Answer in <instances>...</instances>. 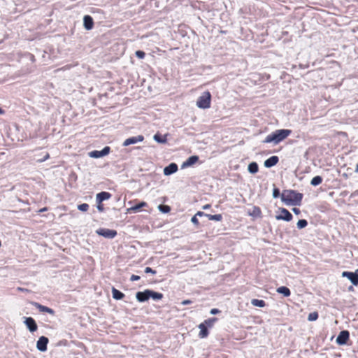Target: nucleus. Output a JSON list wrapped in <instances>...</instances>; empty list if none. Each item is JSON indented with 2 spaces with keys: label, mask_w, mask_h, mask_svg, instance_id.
<instances>
[{
  "label": "nucleus",
  "mask_w": 358,
  "mask_h": 358,
  "mask_svg": "<svg viewBox=\"0 0 358 358\" xmlns=\"http://www.w3.org/2000/svg\"><path fill=\"white\" fill-rule=\"evenodd\" d=\"M150 289H147L143 292H137L136 294V300L138 302L143 303L150 299Z\"/></svg>",
  "instance_id": "11"
},
{
  "label": "nucleus",
  "mask_w": 358,
  "mask_h": 358,
  "mask_svg": "<svg viewBox=\"0 0 358 358\" xmlns=\"http://www.w3.org/2000/svg\"><path fill=\"white\" fill-rule=\"evenodd\" d=\"M292 211L295 215H299L301 213V210L298 208H293Z\"/></svg>",
  "instance_id": "44"
},
{
  "label": "nucleus",
  "mask_w": 358,
  "mask_h": 358,
  "mask_svg": "<svg viewBox=\"0 0 358 358\" xmlns=\"http://www.w3.org/2000/svg\"><path fill=\"white\" fill-rule=\"evenodd\" d=\"M211 94L208 91H206L198 98L196 106L201 109H207L210 107Z\"/></svg>",
  "instance_id": "3"
},
{
  "label": "nucleus",
  "mask_w": 358,
  "mask_h": 358,
  "mask_svg": "<svg viewBox=\"0 0 358 358\" xmlns=\"http://www.w3.org/2000/svg\"><path fill=\"white\" fill-rule=\"evenodd\" d=\"M277 292L279 294H282L284 296H289L291 295V291L290 289L285 286H281L277 288Z\"/></svg>",
  "instance_id": "24"
},
{
  "label": "nucleus",
  "mask_w": 358,
  "mask_h": 358,
  "mask_svg": "<svg viewBox=\"0 0 358 358\" xmlns=\"http://www.w3.org/2000/svg\"><path fill=\"white\" fill-rule=\"evenodd\" d=\"M48 210V208L46 207L43 208H41V210H39V212L41 213V212H45Z\"/></svg>",
  "instance_id": "48"
},
{
  "label": "nucleus",
  "mask_w": 358,
  "mask_h": 358,
  "mask_svg": "<svg viewBox=\"0 0 358 358\" xmlns=\"http://www.w3.org/2000/svg\"><path fill=\"white\" fill-rule=\"evenodd\" d=\"M5 113V111L1 108H0V115H2Z\"/></svg>",
  "instance_id": "50"
},
{
  "label": "nucleus",
  "mask_w": 358,
  "mask_h": 358,
  "mask_svg": "<svg viewBox=\"0 0 358 358\" xmlns=\"http://www.w3.org/2000/svg\"><path fill=\"white\" fill-rule=\"evenodd\" d=\"M192 303H193L192 301H191L189 299H186V300H183L181 302V304L183 306H186V305L192 304Z\"/></svg>",
  "instance_id": "42"
},
{
  "label": "nucleus",
  "mask_w": 358,
  "mask_h": 358,
  "mask_svg": "<svg viewBox=\"0 0 358 358\" xmlns=\"http://www.w3.org/2000/svg\"><path fill=\"white\" fill-rule=\"evenodd\" d=\"M279 162L278 156L273 155L264 161V165L266 168H271L275 166Z\"/></svg>",
  "instance_id": "15"
},
{
  "label": "nucleus",
  "mask_w": 358,
  "mask_h": 358,
  "mask_svg": "<svg viewBox=\"0 0 358 358\" xmlns=\"http://www.w3.org/2000/svg\"><path fill=\"white\" fill-rule=\"evenodd\" d=\"M250 216L259 217L262 215V211L259 207L254 206L251 210L248 212Z\"/></svg>",
  "instance_id": "25"
},
{
  "label": "nucleus",
  "mask_w": 358,
  "mask_h": 358,
  "mask_svg": "<svg viewBox=\"0 0 358 358\" xmlns=\"http://www.w3.org/2000/svg\"><path fill=\"white\" fill-rule=\"evenodd\" d=\"M110 148L109 146H105L101 150H92L89 152V156L92 158H101L106 156L110 153Z\"/></svg>",
  "instance_id": "5"
},
{
  "label": "nucleus",
  "mask_w": 358,
  "mask_h": 358,
  "mask_svg": "<svg viewBox=\"0 0 358 358\" xmlns=\"http://www.w3.org/2000/svg\"><path fill=\"white\" fill-rule=\"evenodd\" d=\"M96 208H97V210L99 211V212H103L104 210V207H103V205L102 204V203H96Z\"/></svg>",
  "instance_id": "39"
},
{
  "label": "nucleus",
  "mask_w": 358,
  "mask_h": 358,
  "mask_svg": "<svg viewBox=\"0 0 358 358\" xmlns=\"http://www.w3.org/2000/svg\"><path fill=\"white\" fill-rule=\"evenodd\" d=\"M144 140L143 135H138L136 136H131L127 138L122 143L123 146H129L130 145L136 144L139 142H142Z\"/></svg>",
  "instance_id": "12"
},
{
  "label": "nucleus",
  "mask_w": 358,
  "mask_h": 358,
  "mask_svg": "<svg viewBox=\"0 0 358 358\" xmlns=\"http://www.w3.org/2000/svg\"><path fill=\"white\" fill-rule=\"evenodd\" d=\"M218 319L217 317H211L208 318L206 320H204L202 324H204V325L208 329L212 328L215 324V322H217Z\"/></svg>",
  "instance_id": "28"
},
{
  "label": "nucleus",
  "mask_w": 358,
  "mask_h": 358,
  "mask_svg": "<svg viewBox=\"0 0 358 358\" xmlns=\"http://www.w3.org/2000/svg\"><path fill=\"white\" fill-rule=\"evenodd\" d=\"M141 277L139 275H131V276L130 277V280L131 281H137L138 280H140Z\"/></svg>",
  "instance_id": "40"
},
{
  "label": "nucleus",
  "mask_w": 358,
  "mask_h": 358,
  "mask_svg": "<svg viewBox=\"0 0 358 358\" xmlns=\"http://www.w3.org/2000/svg\"><path fill=\"white\" fill-rule=\"evenodd\" d=\"M167 134L166 135H162L159 133H157L154 135L153 138L154 140L159 143H166L167 142Z\"/></svg>",
  "instance_id": "22"
},
{
  "label": "nucleus",
  "mask_w": 358,
  "mask_h": 358,
  "mask_svg": "<svg viewBox=\"0 0 358 358\" xmlns=\"http://www.w3.org/2000/svg\"><path fill=\"white\" fill-rule=\"evenodd\" d=\"M31 305L36 307L40 312L48 313L52 315H55V310L48 306H45L38 302L32 301Z\"/></svg>",
  "instance_id": "13"
},
{
  "label": "nucleus",
  "mask_w": 358,
  "mask_h": 358,
  "mask_svg": "<svg viewBox=\"0 0 358 358\" xmlns=\"http://www.w3.org/2000/svg\"><path fill=\"white\" fill-rule=\"evenodd\" d=\"M111 194L108 192H101L96 195V202L102 203L111 197Z\"/></svg>",
  "instance_id": "17"
},
{
  "label": "nucleus",
  "mask_w": 358,
  "mask_h": 358,
  "mask_svg": "<svg viewBox=\"0 0 358 358\" xmlns=\"http://www.w3.org/2000/svg\"><path fill=\"white\" fill-rule=\"evenodd\" d=\"M112 295L113 298L115 300H121L124 297V294L120 292V290L117 289L115 287H112Z\"/></svg>",
  "instance_id": "21"
},
{
  "label": "nucleus",
  "mask_w": 358,
  "mask_h": 358,
  "mask_svg": "<svg viewBox=\"0 0 358 358\" xmlns=\"http://www.w3.org/2000/svg\"><path fill=\"white\" fill-rule=\"evenodd\" d=\"M251 304L254 306L263 308L266 306V302L262 299H252L251 300Z\"/></svg>",
  "instance_id": "27"
},
{
  "label": "nucleus",
  "mask_w": 358,
  "mask_h": 358,
  "mask_svg": "<svg viewBox=\"0 0 358 358\" xmlns=\"http://www.w3.org/2000/svg\"><path fill=\"white\" fill-rule=\"evenodd\" d=\"M17 290L22 292H30V290H29L28 289L23 288V287H17Z\"/></svg>",
  "instance_id": "46"
},
{
  "label": "nucleus",
  "mask_w": 358,
  "mask_h": 358,
  "mask_svg": "<svg viewBox=\"0 0 358 358\" xmlns=\"http://www.w3.org/2000/svg\"><path fill=\"white\" fill-rule=\"evenodd\" d=\"M308 225V221L305 219L299 220L297 223L296 226L299 229H301L307 227Z\"/></svg>",
  "instance_id": "32"
},
{
  "label": "nucleus",
  "mask_w": 358,
  "mask_h": 358,
  "mask_svg": "<svg viewBox=\"0 0 358 358\" xmlns=\"http://www.w3.org/2000/svg\"><path fill=\"white\" fill-rule=\"evenodd\" d=\"M96 233L99 236H103L108 239L114 238L117 234L116 230L110 229L107 228H99L96 231Z\"/></svg>",
  "instance_id": "4"
},
{
  "label": "nucleus",
  "mask_w": 358,
  "mask_h": 358,
  "mask_svg": "<svg viewBox=\"0 0 358 358\" xmlns=\"http://www.w3.org/2000/svg\"><path fill=\"white\" fill-rule=\"evenodd\" d=\"M209 220L221 221L222 220V215L221 214L210 215H207Z\"/></svg>",
  "instance_id": "31"
},
{
  "label": "nucleus",
  "mask_w": 358,
  "mask_h": 358,
  "mask_svg": "<svg viewBox=\"0 0 358 358\" xmlns=\"http://www.w3.org/2000/svg\"><path fill=\"white\" fill-rule=\"evenodd\" d=\"M146 206H148V203L145 201H141L137 204L129 208L127 211L129 213H135L139 212L143 207Z\"/></svg>",
  "instance_id": "16"
},
{
  "label": "nucleus",
  "mask_w": 358,
  "mask_h": 358,
  "mask_svg": "<svg viewBox=\"0 0 358 358\" xmlns=\"http://www.w3.org/2000/svg\"><path fill=\"white\" fill-rule=\"evenodd\" d=\"M357 273H358V268H357Z\"/></svg>",
  "instance_id": "52"
},
{
  "label": "nucleus",
  "mask_w": 358,
  "mask_h": 358,
  "mask_svg": "<svg viewBox=\"0 0 358 358\" xmlns=\"http://www.w3.org/2000/svg\"><path fill=\"white\" fill-rule=\"evenodd\" d=\"M135 55L139 59H143L145 57V53L143 50L136 51Z\"/></svg>",
  "instance_id": "36"
},
{
  "label": "nucleus",
  "mask_w": 358,
  "mask_h": 358,
  "mask_svg": "<svg viewBox=\"0 0 358 358\" xmlns=\"http://www.w3.org/2000/svg\"><path fill=\"white\" fill-rule=\"evenodd\" d=\"M210 208V204H206V205H204V206L202 207V208H203V210H207V209H209Z\"/></svg>",
  "instance_id": "47"
},
{
  "label": "nucleus",
  "mask_w": 358,
  "mask_h": 358,
  "mask_svg": "<svg viewBox=\"0 0 358 358\" xmlns=\"http://www.w3.org/2000/svg\"><path fill=\"white\" fill-rule=\"evenodd\" d=\"M355 173H358V163L356 165V167H355Z\"/></svg>",
  "instance_id": "49"
},
{
  "label": "nucleus",
  "mask_w": 358,
  "mask_h": 358,
  "mask_svg": "<svg viewBox=\"0 0 358 358\" xmlns=\"http://www.w3.org/2000/svg\"><path fill=\"white\" fill-rule=\"evenodd\" d=\"M83 26L86 30H91L94 27V20L92 16L86 15L83 17Z\"/></svg>",
  "instance_id": "14"
},
{
  "label": "nucleus",
  "mask_w": 358,
  "mask_h": 358,
  "mask_svg": "<svg viewBox=\"0 0 358 358\" xmlns=\"http://www.w3.org/2000/svg\"><path fill=\"white\" fill-rule=\"evenodd\" d=\"M279 210L281 214L275 215V219L277 220H284L286 222H289L292 220L293 216L287 209L285 208H280Z\"/></svg>",
  "instance_id": "6"
},
{
  "label": "nucleus",
  "mask_w": 358,
  "mask_h": 358,
  "mask_svg": "<svg viewBox=\"0 0 358 358\" xmlns=\"http://www.w3.org/2000/svg\"><path fill=\"white\" fill-rule=\"evenodd\" d=\"M199 158L197 155H192L189 157L186 161H185L182 164V168H186L191 166L194 164H195L198 161Z\"/></svg>",
  "instance_id": "18"
},
{
  "label": "nucleus",
  "mask_w": 358,
  "mask_h": 358,
  "mask_svg": "<svg viewBox=\"0 0 358 358\" xmlns=\"http://www.w3.org/2000/svg\"><path fill=\"white\" fill-rule=\"evenodd\" d=\"M279 196L281 197V194H280V189L277 187H275L273 189V197L276 199V198H278Z\"/></svg>",
  "instance_id": "35"
},
{
  "label": "nucleus",
  "mask_w": 358,
  "mask_h": 358,
  "mask_svg": "<svg viewBox=\"0 0 358 358\" xmlns=\"http://www.w3.org/2000/svg\"><path fill=\"white\" fill-rule=\"evenodd\" d=\"M248 171L251 174L257 173L259 171L258 164L255 162H252L250 163L248 166Z\"/></svg>",
  "instance_id": "23"
},
{
  "label": "nucleus",
  "mask_w": 358,
  "mask_h": 358,
  "mask_svg": "<svg viewBox=\"0 0 358 358\" xmlns=\"http://www.w3.org/2000/svg\"><path fill=\"white\" fill-rule=\"evenodd\" d=\"M24 324L29 329V331L31 333H34L37 331L38 325L35 321V320L31 317H24Z\"/></svg>",
  "instance_id": "9"
},
{
  "label": "nucleus",
  "mask_w": 358,
  "mask_h": 358,
  "mask_svg": "<svg viewBox=\"0 0 358 358\" xmlns=\"http://www.w3.org/2000/svg\"><path fill=\"white\" fill-rule=\"evenodd\" d=\"M322 180L323 179L320 176H316L310 180V185L314 187L317 186L322 182Z\"/></svg>",
  "instance_id": "29"
},
{
  "label": "nucleus",
  "mask_w": 358,
  "mask_h": 358,
  "mask_svg": "<svg viewBox=\"0 0 358 358\" xmlns=\"http://www.w3.org/2000/svg\"><path fill=\"white\" fill-rule=\"evenodd\" d=\"M49 340L47 337L42 336L39 337L36 342V348L40 352H45Z\"/></svg>",
  "instance_id": "10"
},
{
  "label": "nucleus",
  "mask_w": 358,
  "mask_h": 358,
  "mask_svg": "<svg viewBox=\"0 0 358 358\" xmlns=\"http://www.w3.org/2000/svg\"><path fill=\"white\" fill-rule=\"evenodd\" d=\"M342 277L347 278L353 285H358V273L357 269L355 272L351 271H343L342 273Z\"/></svg>",
  "instance_id": "8"
},
{
  "label": "nucleus",
  "mask_w": 358,
  "mask_h": 358,
  "mask_svg": "<svg viewBox=\"0 0 358 358\" xmlns=\"http://www.w3.org/2000/svg\"><path fill=\"white\" fill-rule=\"evenodd\" d=\"M303 195L294 189L283 190L281 201L287 206H301Z\"/></svg>",
  "instance_id": "1"
},
{
  "label": "nucleus",
  "mask_w": 358,
  "mask_h": 358,
  "mask_svg": "<svg viewBox=\"0 0 358 358\" xmlns=\"http://www.w3.org/2000/svg\"><path fill=\"white\" fill-rule=\"evenodd\" d=\"M208 215V214L205 213H204V212H203V211H198V212L195 214V215H196V216H197V217H198V216H199V217H203V216L207 217V215Z\"/></svg>",
  "instance_id": "41"
},
{
  "label": "nucleus",
  "mask_w": 358,
  "mask_h": 358,
  "mask_svg": "<svg viewBox=\"0 0 358 358\" xmlns=\"http://www.w3.org/2000/svg\"><path fill=\"white\" fill-rule=\"evenodd\" d=\"M350 339V333L348 330L341 331L336 338V343L340 345H343L347 344L348 340Z\"/></svg>",
  "instance_id": "7"
},
{
  "label": "nucleus",
  "mask_w": 358,
  "mask_h": 358,
  "mask_svg": "<svg viewBox=\"0 0 358 358\" xmlns=\"http://www.w3.org/2000/svg\"><path fill=\"white\" fill-rule=\"evenodd\" d=\"M318 317H319L318 313L316 311H314V312L309 313V315L308 316V320L311 321V322L315 321L318 319Z\"/></svg>",
  "instance_id": "33"
},
{
  "label": "nucleus",
  "mask_w": 358,
  "mask_h": 358,
  "mask_svg": "<svg viewBox=\"0 0 358 358\" xmlns=\"http://www.w3.org/2000/svg\"><path fill=\"white\" fill-rule=\"evenodd\" d=\"M78 209L80 211L85 212L89 209V205L87 203H81L78 206Z\"/></svg>",
  "instance_id": "34"
},
{
  "label": "nucleus",
  "mask_w": 358,
  "mask_h": 358,
  "mask_svg": "<svg viewBox=\"0 0 358 358\" xmlns=\"http://www.w3.org/2000/svg\"><path fill=\"white\" fill-rule=\"evenodd\" d=\"M210 313L212 315H216V314L220 313V310L217 308H213L210 310Z\"/></svg>",
  "instance_id": "43"
},
{
  "label": "nucleus",
  "mask_w": 358,
  "mask_h": 358,
  "mask_svg": "<svg viewBox=\"0 0 358 358\" xmlns=\"http://www.w3.org/2000/svg\"><path fill=\"white\" fill-rule=\"evenodd\" d=\"M49 157H50V155H49V154H48V153H47V154L44 156V157H43V159H39L38 161H39L40 162H45V160H47L48 159H49Z\"/></svg>",
  "instance_id": "45"
},
{
  "label": "nucleus",
  "mask_w": 358,
  "mask_h": 358,
  "mask_svg": "<svg viewBox=\"0 0 358 358\" xmlns=\"http://www.w3.org/2000/svg\"><path fill=\"white\" fill-rule=\"evenodd\" d=\"M163 297H164V295L162 293L157 292L152 289H150V299H152L154 301H159V300L162 299Z\"/></svg>",
  "instance_id": "26"
},
{
  "label": "nucleus",
  "mask_w": 358,
  "mask_h": 358,
  "mask_svg": "<svg viewBox=\"0 0 358 358\" xmlns=\"http://www.w3.org/2000/svg\"><path fill=\"white\" fill-rule=\"evenodd\" d=\"M145 273H152V274H156L157 273V271L154 269H152V268L150 267H146L145 268Z\"/></svg>",
  "instance_id": "38"
},
{
  "label": "nucleus",
  "mask_w": 358,
  "mask_h": 358,
  "mask_svg": "<svg viewBox=\"0 0 358 358\" xmlns=\"http://www.w3.org/2000/svg\"><path fill=\"white\" fill-rule=\"evenodd\" d=\"M191 222L196 226L199 225V220L195 215L191 218Z\"/></svg>",
  "instance_id": "37"
},
{
  "label": "nucleus",
  "mask_w": 358,
  "mask_h": 358,
  "mask_svg": "<svg viewBox=\"0 0 358 358\" xmlns=\"http://www.w3.org/2000/svg\"><path fill=\"white\" fill-rule=\"evenodd\" d=\"M199 328L200 329L199 337L200 338H206L209 334L208 329L202 323L199 325Z\"/></svg>",
  "instance_id": "20"
},
{
  "label": "nucleus",
  "mask_w": 358,
  "mask_h": 358,
  "mask_svg": "<svg viewBox=\"0 0 358 358\" xmlns=\"http://www.w3.org/2000/svg\"><path fill=\"white\" fill-rule=\"evenodd\" d=\"M292 134V130L290 129H277L268 134L265 139L263 141L264 143H273L274 145H277L286 138H287Z\"/></svg>",
  "instance_id": "2"
},
{
  "label": "nucleus",
  "mask_w": 358,
  "mask_h": 358,
  "mask_svg": "<svg viewBox=\"0 0 358 358\" xmlns=\"http://www.w3.org/2000/svg\"><path fill=\"white\" fill-rule=\"evenodd\" d=\"M178 171V165L176 163H171L164 169V174L170 176Z\"/></svg>",
  "instance_id": "19"
},
{
  "label": "nucleus",
  "mask_w": 358,
  "mask_h": 358,
  "mask_svg": "<svg viewBox=\"0 0 358 358\" xmlns=\"http://www.w3.org/2000/svg\"><path fill=\"white\" fill-rule=\"evenodd\" d=\"M158 209L159 211H161L163 213H168L171 211V207L168 205H159Z\"/></svg>",
  "instance_id": "30"
},
{
  "label": "nucleus",
  "mask_w": 358,
  "mask_h": 358,
  "mask_svg": "<svg viewBox=\"0 0 358 358\" xmlns=\"http://www.w3.org/2000/svg\"><path fill=\"white\" fill-rule=\"evenodd\" d=\"M352 289H353V288H352V286L349 288V289H350V290H352Z\"/></svg>",
  "instance_id": "51"
}]
</instances>
